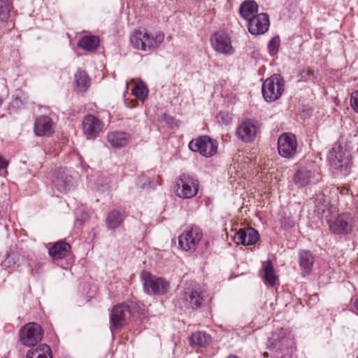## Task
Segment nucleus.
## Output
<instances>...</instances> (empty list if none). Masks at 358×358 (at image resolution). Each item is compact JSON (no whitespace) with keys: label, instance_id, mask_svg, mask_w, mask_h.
<instances>
[{"label":"nucleus","instance_id":"f257e3e1","mask_svg":"<svg viewBox=\"0 0 358 358\" xmlns=\"http://www.w3.org/2000/svg\"><path fill=\"white\" fill-rule=\"evenodd\" d=\"M328 159L331 168L343 176H348L352 166V156L345 145L335 143L330 150Z\"/></svg>","mask_w":358,"mask_h":358},{"label":"nucleus","instance_id":"f03ea898","mask_svg":"<svg viewBox=\"0 0 358 358\" xmlns=\"http://www.w3.org/2000/svg\"><path fill=\"white\" fill-rule=\"evenodd\" d=\"M328 215L325 220L328 224L329 231L335 235H348L354 229L355 220L350 213L334 214L331 208L327 209Z\"/></svg>","mask_w":358,"mask_h":358},{"label":"nucleus","instance_id":"7ed1b4c3","mask_svg":"<svg viewBox=\"0 0 358 358\" xmlns=\"http://www.w3.org/2000/svg\"><path fill=\"white\" fill-rule=\"evenodd\" d=\"M164 40L162 32L157 33L155 37L145 30H136L130 36V42L135 49L152 52L157 49Z\"/></svg>","mask_w":358,"mask_h":358},{"label":"nucleus","instance_id":"20e7f679","mask_svg":"<svg viewBox=\"0 0 358 358\" xmlns=\"http://www.w3.org/2000/svg\"><path fill=\"white\" fill-rule=\"evenodd\" d=\"M285 90V80L279 74L266 78L262 86V93L267 102H273L282 96Z\"/></svg>","mask_w":358,"mask_h":358},{"label":"nucleus","instance_id":"39448f33","mask_svg":"<svg viewBox=\"0 0 358 358\" xmlns=\"http://www.w3.org/2000/svg\"><path fill=\"white\" fill-rule=\"evenodd\" d=\"M144 292L149 295H162L169 289V283L162 278L143 271L141 274Z\"/></svg>","mask_w":358,"mask_h":358},{"label":"nucleus","instance_id":"423d86ee","mask_svg":"<svg viewBox=\"0 0 358 358\" xmlns=\"http://www.w3.org/2000/svg\"><path fill=\"white\" fill-rule=\"evenodd\" d=\"M43 331L36 323H28L24 325L19 331L20 343L27 347L34 348L43 339Z\"/></svg>","mask_w":358,"mask_h":358},{"label":"nucleus","instance_id":"0eeeda50","mask_svg":"<svg viewBox=\"0 0 358 358\" xmlns=\"http://www.w3.org/2000/svg\"><path fill=\"white\" fill-rule=\"evenodd\" d=\"M188 146L192 151L199 152L203 157H210L216 154L218 143L215 139L204 135L192 139Z\"/></svg>","mask_w":358,"mask_h":358},{"label":"nucleus","instance_id":"6e6552de","mask_svg":"<svg viewBox=\"0 0 358 358\" xmlns=\"http://www.w3.org/2000/svg\"><path fill=\"white\" fill-rule=\"evenodd\" d=\"M203 237L201 229L196 226L187 227L179 236L178 244L181 250L194 252Z\"/></svg>","mask_w":358,"mask_h":358},{"label":"nucleus","instance_id":"1a4fd4ad","mask_svg":"<svg viewBox=\"0 0 358 358\" xmlns=\"http://www.w3.org/2000/svg\"><path fill=\"white\" fill-rule=\"evenodd\" d=\"M132 314V306L121 303L113 306L110 314V330L120 329L126 325Z\"/></svg>","mask_w":358,"mask_h":358},{"label":"nucleus","instance_id":"9d476101","mask_svg":"<svg viewBox=\"0 0 358 358\" xmlns=\"http://www.w3.org/2000/svg\"><path fill=\"white\" fill-rule=\"evenodd\" d=\"M298 143L296 136L290 132L282 134L278 139L279 155L286 159L293 158L297 153Z\"/></svg>","mask_w":358,"mask_h":358},{"label":"nucleus","instance_id":"9b49d317","mask_svg":"<svg viewBox=\"0 0 358 358\" xmlns=\"http://www.w3.org/2000/svg\"><path fill=\"white\" fill-rule=\"evenodd\" d=\"M177 194L183 199H190L194 196L199 189V181L193 176L182 174L177 182Z\"/></svg>","mask_w":358,"mask_h":358},{"label":"nucleus","instance_id":"f8f14e48","mask_svg":"<svg viewBox=\"0 0 358 358\" xmlns=\"http://www.w3.org/2000/svg\"><path fill=\"white\" fill-rule=\"evenodd\" d=\"M210 42L213 49L225 55H231L234 52L229 36L224 31L215 32L210 37Z\"/></svg>","mask_w":358,"mask_h":358},{"label":"nucleus","instance_id":"ddd939ff","mask_svg":"<svg viewBox=\"0 0 358 358\" xmlns=\"http://www.w3.org/2000/svg\"><path fill=\"white\" fill-rule=\"evenodd\" d=\"M83 132L87 139H94L101 132L103 122L93 115L84 116L82 122Z\"/></svg>","mask_w":358,"mask_h":358},{"label":"nucleus","instance_id":"4468645a","mask_svg":"<svg viewBox=\"0 0 358 358\" xmlns=\"http://www.w3.org/2000/svg\"><path fill=\"white\" fill-rule=\"evenodd\" d=\"M183 299L192 309L201 308L206 300L203 292L196 286L187 287L184 290Z\"/></svg>","mask_w":358,"mask_h":358},{"label":"nucleus","instance_id":"2eb2a0df","mask_svg":"<svg viewBox=\"0 0 358 358\" xmlns=\"http://www.w3.org/2000/svg\"><path fill=\"white\" fill-rule=\"evenodd\" d=\"M269 27L268 15L266 13H259L248 21V29L252 35H260L266 32Z\"/></svg>","mask_w":358,"mask_h":358},{"label":"nucleus","instance_id":"dca6fc26","mask_svg":"<svg viewBox=\"0 0 358 358\" xmlns=\"http://www.w3.org/2000/svg\"><path fill=\"white\" fill-rule=\"evenodd\" d=\"M257 124L252 120L243 121L236 128L238 138L245 143H250L254 141L257 134Z\"/></svg>","mask_w":358,"mask_h":358},{"label":"nucleus","instance_id":"f3484780","mask_svg":"<svg viewBox=\"0 0 358 358\" xmlns=\"http://www.w3.org/2000/svg\"><path fill=\"white\" fill-rule=\"evenodd\" d=\"M55 124L47 115H41L35 120L34 131L37 136H49L54 133Z\"/></svg>","mask_w":358,"mask_h":358},{"label":"nucleus","instance_id":"a211bd4d","mask_svg":"<svg viewBox=\"0 0 358 358\" xmlns=\"http://www.w3.org/2000/svg\"><path fill=\"white\" fill-rule=\"evenodd\" d=\"M259 238L258 231L251 227L240 229L234 236V241L237 244L252 245L255 244Z\"/></svg>","mask_w":358,"mask_h":358},{"label":"nucleus","instance_id":"6ab92c4d","mask_svg":"<svg viewBox=\"0 0 358 358\" xmlns=\"http://www.w3.org/2000/svg\"><path fill=\"white\" fill-rule=\"evenodd\" d=\"M108 141L113 148L125 147L129 141L130 135L124 131H115L108 134Z\"/></svg>","mask_w":358,"mask_h":358},{"label":"nucleus","instance_id":"aec40b11","mask_svg":"<svg viewBox=\"0 0 358 358\" xmlns=\"http://www.w3.org/2000/svg\"><path fill=\"white\" fill-rule=\"evenodd\" d=\"M71 245L64 241H59L49 248L48 253L54 259H61L67 256Z\"/></svg>","mask_w":358,"mask_h":358},{"label":"nucleus","instance_id":"412c9836","mask_svg":"<svg viewBox=\"0 0 358 358\" xmlns=\"http://www.w3.org/2000/svg\"><path fill=\"white\" fill-rule=\"evenodd\" d=\"M299 264L303 270L304 275L309 274L313 268L315 258L312 252L306 250H301L298 254Z\"/></svg>","mask_w":358,"mask_h":358},{"label":"nucleus","instance_id":"4be33fe9","mask_svg":"<svg viewBox=\"0 0 358 358\" xmlns=\"http://www.w3.org/2000/svg\"><path fill=\"white\" fill-rule=\"evenodd\" d=\"M258 5L254 1L246 0L243 1L239 8L241 16L247 21L255 17L257 14Z\"/></svg>","mask_w":358,"mask_h":358},{"label":"nucleus","instance_id":"5701e85b","mask_svg":"<svg viewBox=\"0 0 358 358\" xmlns=\"http://www.w3.org/2000/svg\"><path fill=\"white\" fill-rule=\"evenodd\" d=\"M25 261L24 255H20L17 252H11L8 253L2 262V266L8 268H10L12 271L16 268L22 266Z\"/></svg>","mask_w":358,"mask_h":358},{"label":"nucleus","instance_id":"b1692460","mask_svg":"<svg viewBox=\"0 0 358 358\" xmlns=\"http://www.w3.org/2000/svg\"><path fill=\"white\" fill-rule=\"evenodd\" d=\"M26 358H52V350L49 345L41 343L30 349Z\"/></svg>","mask_w":358,"mask_h":358},{"label":"nucleus","instance_id":"393cba45","mask_svg":"<svg viewBox=\"0 0 358 358\" xmlns=\"http://www.w3.org/2000/svg\"><path fill=\"white\" fill-rule=\"evenodd\" d=\"M54 184L59 191L66 192L73 185V178L64 171H59Z\"/></svg>","mask_w":358,"mask_h":358},{"label":"nucleus","instance_id":"a878e982","mask_svg":"<svg viewBox=\"0 0 358 358\" xmlns=\"http://www.w3.org/2000/svg\"><path fill=\"white\" fill-rule=\"evenodd\" d=\"M211 343V336L203 331H197L189 337L191 346L206 347Z\"/></svg>","mask_w":358,"mask_h":358},{"label":"nucleus","instance_id":"bb28decb","mask_svg":"<svg viewBox=\"0 0 358 358\" xmlns=\"http://www.w3.org/2000/svg\"><path fill=\"white\" fill-rule=\"evenodd\" d=\"M124 218V216L122 212L113 210L108 214L106 218V224L109 229H115L121 225Z\"/></svg>","mask_w":358,"mask_h":358},{"label":"nucleus","instance_id":"cd10ccee","mask_svg":"<svg viewBox=\"0 0 358 358\" xmlns=\"http://www.w3.org/2000/svg\"><path fill=\"white\" fill-rule=\"evenodd\" d=\"M74 81L80 92H85L90 85V78L85 71L78 70L75 73Z\"/></svg>","mask_w":358,"mask_h":358},{"label":"nucleus","instance_id":"c85d7f7f","mask_svg":"<svg viewBox=\"0 0 358 358\" xmlns=\"http://www.w3.org/2000/svg\"><path fill=\"white\" fill-rule=\"evenodd\" d=\"M311 177L312 173L310 171L306 168H300L294 176V181L296 185L302 187L309 184Z\"/></svg>","mask_w":358,"mask_h":358},{"label":"nucleus","instance_id":"c756f323","mask_svg":"<svg viewBox=\"0 0 358 358\" xmlns=\"http://www.w3.org/2000/svg\"><path fill=\"white\" fill-rule=\"evenodd\" d=\"M264 273V282L270 286H274L277 277L275 274L274 268L271 260L263 262Z\"/></svg>","mask_w":358,"mask_h":358},{"label":"nucleus","instance_id":"7c9ffc66","mask_svg":"<svg viewBox=\"0 0 358 358\" xmlns=\"http://www.w3.org/2000/svg\"><path fill=\"white\" fill-rule=\"evenodd\" d=\"M99 44V38L95 36H85L78 43L80 47L88 51L96 50Z\"/></svg>","mask_w":358,"mask_h":358},{"label":"nucleus","instance_id":"2f4dec72","mask_svg":"<svg viewBox=\"0 0 358 358\" xmlns=\"http://www.w3.org/2000/svg\"><path fill=\"white\" fill-rule=\"evenodd\" d=\"M12 8L13 5L8 0H0V21L6 22L9 18Z\"/></svg>","mask_w":358,"mask_h":358},{"label":"nucleus","instance_id":"473e14b6","mask_svg":"<svg viewBox=\"0 0 358 358\" xmlns=\"http://www.w3.org/2000/svg\"><path fill=\"white\" fill-rule=\"evenodd\" d=\"M132 93L137 99L144 101L148 96V90L143 82H139L132 90Z\"/></svg>","mask_w":358,"mask_h":358},{"label":"nucleus","instance_id":"72a5a7b5","mask_svg":"<svg viewBox=\"0 0 358 358\" xmlns=\"http://www.w3.org/2000/svg\"><path fill=\"white\" fill-rule=\"evenodd\" d=\"M316 79L315 72L310 69H304L300 73V80L314 81Z\"/></svg>","mask_w":358,"mask_h":358},{"label":"nucleus","instance_id":"f704fd0d","mask_svg":"<svg viewBox=\"0 0 358 358\" xmlns=\"http://www.w3.org/2000/svg\"><path fill=\"white\" fill-rule=\"evenodd\" d=\"M280 45V38L278 36L274 37L270 40L268 44V49L271 55L277 53Z\"/></svg>","mask_w":358,"mask_h":358},{"label":"nucleus","instance_id":"c9c22d12","mask_svg":"<svg viewBox=\"0 0 358 358\" xmlns=\"http://www.w3.org/2000/svg\"><path fill=\"white\" fill-rule=\"evenodd\" d=\"M281 227L284 229H289L294 227V220L291 217L285 216L280 219Z\"/></svg>","mask_w":358,"mask_h":358},{"label":"nucleus","instance_id":"e433bc0d","mask_svg":"<svg viewBox=\"0 0 358 358\" xmlns=\"http://www.w3.org/2000/svg\"><path fill=\"white\" fill-rule=\"evenodd\" d=\"M350 103L354 110L358 113V90H356L352 93Z\"/></svg>","mask_w":358,"mask_h":358},{"label":"nucleus","instance_id":"4c0bfd02","mask_svg":"<svg viewBox=\"0 0 358 358\" xmlns=\"http://www.w3.org/2000/svg\"><path fill=\"white\" fill-rule=\"evenodd\" d=\"M8 165V161H6L2 156L0 155V176H4L6 175V169L7 168Z\"/></svg>","mask_w":358,"mask_h":358},{"label":"nucleus","instance_id":"58836bf2","mask_svg":"<svg viewBox=\"0 0 358 358\" xmlns=\"http://www.w3.org/2000/svg\"><path fill=\"white\" fill-rule=\"evenodd\" d=\"M12 105L17 108H22L24 106V101L20 96H15L12 102Z\"/></svg>","mask_w":358,"mask_h":358},{"label":"nucleus","instance_id":"ea45409f","mask_svg":"<svg viewBox=\"0 0 358 358\" xmlns=\"http://www.w3.org/2000/svg\"><path fill=\"white\" fill-rule=\"evenodd\" d=\"M337 190L339 191V193L342 195H346L349 194V189L345 187H338Z\"/></svg>","mask_w":358,"mask_h":358},{"label":"nucleus","instance_id":"a19ab883","mask_svg":"<svg viewBox=\"0 0 358 358\" xmlns=\"http://www.w3.org/2000/svg\"><path fill=\"white\" fill-rule=\"evenodd\" d=\"M354 306H355V308L357 309V310L358 311V297L355 299Z\"/></svg>","mask_w":358,"mask_h":358},{"label":"nucleus","instance_id":"79ce46f5","mask_svg":"<svg viewBox=\"0 0 358 358\" xmlns=\"http://www.w3.org/2000/svg\"><path fill=\"white\" fill-rule=\"evenodd\" d=\"M227 358H240V357H238V356H236L235 355H229Z\"/></svg>","mask_w":358,"mask_h":358},{"label":"nucleus","instance_id":"37998d69","mask_svg":"<svg viewBox=\"0 0 358 358\" xmlns=\"http://www.w3.org/2000/svg\"><path fill=\"white\" fill-rule=\"evenodd\" d=\"M3 103V99L0 96V106H1Z\"/></svg>","mask_w":358,"mask_h":358},{"label":"nucleus","instance_id":"c03bdc74","mask_svg":"<svg viewBox=\"0 0 358 358\" xmlns=\"http://www.w3.org/2000/svg\"><path fill=\"white\" fill-rule=\"evenodd\" d=\"M264 356L266 357H268V352H264Z\"/></svg>","mask_w":358,"mask_h":358},{"label":"nucleus","instance_id":"a18cd8bd","mask_svg":"<svg viewBox=\"0 0 358 358\" xmlns=\"http://www.w3.org/2000/svg\"><path fill=\"white\" fill-rule=\"evenodd\" d=\"M31 274H32L33 275H34V271H33V269H32V268L31 269Z\"/></svg>","mask_w":358,"mask_h":358},{"label":"nucleus","instance_id":"49530a36","mask_svg":"<svg viewBox=\"0 0 358 358\" xmlns=\"http://www.w3.org/2000/svg\"><path fill=\"white\" fill-rule=\"evenodd\" d=\"M37 266H38V268L41 267V264H37Z\"/></svg>","mask_w":358,"mask_h":358},{"label":"nucleus","instance_id":"de8ad7c7","mask_svg":"<svg viewBox=\"0 0 358 358\" xmlns=\"http://www.w3.org/2000/svg\"><path fill=\"white\" fill-rule=\"evenodd\" d=\"M357 208H358V202H357Z\"/></svg>","mask_w":358,"mask_h":358}]
</instances>
